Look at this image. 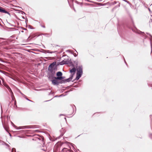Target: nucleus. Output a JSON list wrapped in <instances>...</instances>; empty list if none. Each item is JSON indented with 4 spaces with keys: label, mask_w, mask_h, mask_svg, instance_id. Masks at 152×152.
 <instances>
[{
    "label": "nucleus",
    "mask_w": 152,
    "mask_h": 152,
    "mask_svg": "<svg viewBox=\"0 0 152 152\" xmlns=\"http://www.w3.org/2000/svg\"><path fill=\"white\" fill-rule=\"evenodd\" d=\"M77 76L76 79L78 80L81 77L83 74L82 68L81 66H80L77 69Z\"/></svg>",
    "instance_id": "obj_1"
},
{
    "label": "nucleus",
    "mask_w": 152,
    "mask_h": 152,
    "mask_svg": "<svg viewBox=\"0 0 152 152\" xmlns=\"http://www.w3.org/2000/svg\"><path fill=\"white\" fill-rule=\"evenodd\" d=\"M76 71V69L75 68H73L70 70V72L71 74L70 77L69 79L67 80V81H69V80H71L72 78L73 75L75 74Z\"/></svg>",
    "instance_id": "obj_2"
},
{
    "label": "nucleus",
    "mask_w": 152,
    "mask_h": 152,
    "mask_svg": "<svg viewBox=\"0 0 152 152\" xmlns=\"http://www.w3.org/2000/svg\"><path fill=\"white\" fill-rule=\"evenodd\" d=\"M62 75V74L61 72H57L56 74V75L58 77H55V79L61 80L64 79V78L63 77H61Z\"/></svg>",
    "instance_id": "obj_3"
},
{
    "label": "nucleus",
    "mask_w": 152,
    "mask_h": 152,
    "mask_svg": "<svg viewBox=\"0 0 152 152\" xmlns=\"http://www.w3.org/2000/svg\"><path fill=\"white\" fill-rule=\"evenodd\" d=\"M0 12L5 13L10 15V13L9 12L5 11L3 9L2 7H0Z\"/></svg>",
    "instance_id": "obj_4"
},
{
    "label": "nucleus",
    "mask_w": 152,
    "mask_h": 152,
    "mask_svg": "<svg viewBox=\"0 0 152 152\" xmlns=\"http://www.w3.org/2000/svg\"><path fill=\"white\" fill-rule=\"evenodd\" d=\"M56 80L57 79H56L52 80V82L53 84L58 85L59 84L58 82Z\"/></svg>",
    "instance_id": "obj_5"
},
{
    "label": "nucleus",
    "mask_w": 152,
    "mask_h": 152,
    "mask_svg": "<svg viewBox=\"0 0 152 152\" xmlns=\"http://www.w3.org/2000/svg\"><path fill=\"white\" fill-rule=\"evenodd\" d=\"M26 127L25 126H20L19 127H17L16 128V129H24Z\"/></svg>",
    "instance_id": "obj_6"
},
{
    "label": "nucleus",
    "mask_w": 152,
    "mask_h": 152,
    "mask_svg": "<svg viewBox=\"0 0 152 152\" xmlns=\"http://www.w3.org/2000/svg\"><path fill=\"white\" fill-rule=\"evenodd\" d=\"M4 86L7 88H8V89H10V88L6 84H5L4 85Z\"/></svg>",
    "instance_id": "obj_7"
},
{
    "label": "nucleus",
    "mask_w": 152,
    "mask_h": 152,
    "mask_svg": "<svg viewBox=\"0 0 152 152\" xmlns=\"http://www.w3.org/2000/svg\"><path fill=\"white\" fill-rule=\"evenodd\" d=\"M53 66V64H50L49 66V68H50V67H51L52 66Z\"/></svg>",
    "instance_id": "obj_8"
},
{
    "label": "nucleus",
    "mask_w": 152,
    "mask_h": 152,
    "mask_svg": "<svg viewBox=\"0 0 152 152\" xmlns=\"http://www.w3.org/2000/svg\"><path fill=\"white\" fill-rule=\"evenodd\" d=\"M27 99V100H28V101H31V100H30L28 99Z\"/></svg>",
    "instance_id": "obj_9"
},
{
    "label": "nucleus",
    "mask_w": 152,
    "mask_h": 152,
    "mask_svg": "<svg viewBox=\"0 0 152 152\" xmlns=\"http://www.w3.org/2000/svg\"><path fill=\"white\" fill-rule=\"evenodd\" d=\"M60 64H61V65H62V64H63V63H62V62H61V63H60Z\"/></svg>",
    "instance_id": "obj_10"
},
{
    "label": "nucleus",
    "mask_w": 152,
    "mask_h": 152,
    "mask_svg": "<svg viewBox=\"0 0 152 152\" xmlns=\"http://www.w3.org/2000/svg\"><path fill=\"white\" fill-rule=\"evenodd\" d=\"M65 149H66V148H64V149H63V151H64V150H65Z\"/></svg>",
    "instance_id": "obj_11"
},
{
    "label": "nucleus",
    "mask_w": 152,
    "mask_h": 152,
    "mask_svg": "<svg viewBox=\"0 0 152 152\" xmlns=\"http://www.w3.org/2000/svg\"><path fill=\"white\" fill-rule=\"evenodd\" d=\"M9 135L10 136L11 135V134L10 133H9Z\"/></svg>",
    "instance_id": "obj_12"
},
{
    "label": "nucleus",
    "mask_w": 152,
    "mask_h": 152,
    "mask_svg": "<svg viewBox=\"0 0 152 152\" xmlns=\"http://www.w3.org/2000/svg\"><path fill=\"white\" fill-rule=\"evenodd\" d=\"M74 55L75 56H77V55Z\"/></svg>",
    "instance_id": "obj_13"
},
{
    "label": "nucleus",
    "mask_w": 152,
    "mask_h": 152,
    "mask_svg": "<svg viewBox=\"0 0 152 152\" xmlns=\"http://www.w3.org/2000/svg\"><path fill=\"white\" fill-rule=\"evenodd\" d=\"M149 11H150V9L149 8Z\"/></svg>",
    "instance_id": "obj_14"
},
{
    "label": "nucleus",
    "mask_w": 152,
    "mask_h": 152,
    "mask_svg": "<svg viewBox=\"0 0 152 152\" xmlns=\"http://www.w3.org/2000/svg\"><path fill=\"white\" fill-rule=\"evenodd\" d=\"M2 81H3V79H1Z\"/></svg>",
    "instance_id": "obj_15"
}]
</instances>
